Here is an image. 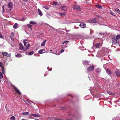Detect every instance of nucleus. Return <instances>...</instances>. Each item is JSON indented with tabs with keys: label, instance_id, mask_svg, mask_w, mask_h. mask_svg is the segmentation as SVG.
Segmentation results:
<instances>
[{
	"label": "nucleus",
	"instance_id": "10",
	"mask_svg": "<svg viewBox=\"0 0 120 120\" xmlns=\"http://www.w3.org/2000/svg\"><path fill=\"white\" fill-rule=\"evenodd\" d=\"M30 44H28L27 45L26 47L23 50L24 51H26L27 50L29 49L30 47Z\"/></svg>",
	"mask_w": 120,
	"mask_h": 120
},
{
	"label": "nucleus",
	"instance_id": "23",
	"mask_svg": "<svg viewBox=\"0 0 120 120\" xmlns=\"http://www.w3.org/2000/svg\"><path fill=\"white\" fill-rule=\"evenodd\" d=\"M116 39L118 40L120 39V34L117 35L116 37Z\"/></svg>",
	"mask_w": 120,
	"mask_h": 120
},
{
	"label": "nucleus",
	"instance_id": "14",
	"mask_svg": "<svg viewBox=\"0 0 120 120\" xmlns=\"http://www.w3.org/2000/svg\"><path fill=\"white\" fill-rule=\"evenodd\" d=\"M19 45L20 46V47L19 48V49L20 50H22L24 49H23V46L22 45V44L21 43H20L19 44Z\"/></svg>",
	"mask_w": 120,
	"mask_h": 120
},
{
	"label": "nucleus",
	"instance_id": "6",
	"mask_svg": "<svg viewBox=\"0 0 120 120\" xmlns=\"http://www.w3.org/2000/svg\"><path fill=\"white\" fill-rule=\"evenodd\" d=\"M79 26L82 28H85L86 26V24L85 23H82L80 24Z\"/></svg>",
	"mask_w": 120,
	"mask_h": 120
},
{
	"label": "nucleus",
	"instance_id": "12",
	"mask_svg": "<svg viewBox=\"0 0 120 120\" xmlns=\"http://www.w3.org/2000/svg\"><path fill=\"white\" fill-rule=\"evenodd\" d=\"M107 92L108 94L110 95H113L115 94V93L113 92H111L110 91H107Z\"/></svg>",
	"mask_w": 120,
	"mask_h": 120
},
{
	"label": "nucleus",
	"instance_id": "9",
	"mask_svg": "<svg viewBox=\"0 0 120 120\" xmlns=\"http://www.w3.org/2000/svg\"><path fill=\"white\" fill-rule=\"evenodd\" d=\"M61 9L64 11H66L67 10V7L64 6H61Z\"/></svg>",
	"mask_w": 120,
	"mask_h": 120
},
{
	"label": "nucleus",
	"instance_id": "5",
	"mask_svg": "<svg viewBox=\"0 0 120 120\" xmlns=\"http://www.w3.org/2000/svg\"><path fill=\"white\" fill-rule=\"evenodd\" d=\"M13 88L15 90V91L19 95L21 94V93L20 91L14 86H13Z\"/></svg>",
	"mask_w": 120,
	"mask_h": 120
},
{
	"label": "nucleus",
	"instance_id": "7",
	"mask_svg": "<svg viewBox=\"0 0 120 120\" xmlns=\"http://www.w3.org/2000/svg\"><path fill=\"white\" fill-rule=\"evenodd\" d=\"M101 46L102 45L101 44L98 43L96 44L94 46L96 48H98L99 47H101Z\"/></svg>",
	"mask_w": 120,
	"mask_h": 120
},
{
	"label": "nucleus",
	"instance_id": "28",
	"mask_svg": "<svg viewBox=\"0 0 120 120\" xmlns=\"http://www.w3.org/2000/svg\"><path fill=\"white\" fill-rule=\"evenodd\" d=\"M31 115L35 117H39V116L38 115L36 114H31Z\"/></svg>",
	"mask_w": 120,
	"mask_h": 120
},
{
	"label": "nucleus",
	"instance_id": "35",
	"mask_svg": "<svg viewBox=\"0 0 120 120\" xmlns=\"http://www.w3.org/2000/svg\"><path fill=\"white\" fill-rule=\"evenodd\" d=\"M11 120H15L16 119L15 117L14 116H11L10 118Z\"/></svg>",
	"mask_w": 120,
	"mask_h": 120
},
{
	"label": "nucleus",
	"instance_id": "3",
	"mask_svg": "<svg viewBox=\"0 0 120 120\" xmlns=\"http://www.w3.org/2000/svg\"><path fill=\"white\" fill-rule=\"evenodd\" d=\"M13 5V3L11 2H9L8 3V6L10 8V11H11L12 10L11 8H12Z\"/></svg>",
	"mask_w": 120,
	"mask_h": 120
},
{
	"label": "nucleus",
	"instance_id": "36",
	"mask_svg": "<svg viewBox=\"0 0 120 120\" xmlns=\"http://www.w3.org/2000/svg\"><path fill=\"white\" fill-rule=\"evenodd\" d=\"M58 3L57 2H53V3L52 5H57L58 4Z\"/></svg>",
	"mask_w": 120,
	"mask_h": 120
},
{
	"label": "nucleus",
	"instance_id": "24",
	"mask_svg": "<svg viewBox=\"0 0 120 120\" xmlns=\"http://www.w3.org/2000/svg\"><path fill=\"white\" fill-rule=\"evenodd\" d=\"M2 53L3 55L4 56H7L8 55V53L6 52H2Z\"/></svg>",
	"mask_w": 120,
	"mask_h": 120
},
{
	"label": "nucleus",
	"instance_id": "51",
	"mask_svg": "<svg viewBox=\"0 0 120 120\" xmlns=\"http://www.w3.org/2000/svg\"><path fill=\"white\" fill-rule=\"evenodd\" d=\"M38 56H40V55H38Z\"/></svg>",
	"mask_w": 120,
	"mask_h": 120
},
{
	"label": "nucleus",
	"instance_id": "4",
	"mask_svg": "<svg viewBox=\"0 0 120 120\" xmlns=\"http://www.w3.org/2000/svg\"><path fill=\"white\" fill-rule=\"evenodd\" d=\"M73 9H75L79 10H80L81 9L80 6L79 5H75L73 7Z\"/></svg>",
	"mask_w": 120,
	"mask_h": 120
},
{
	"label": "nucleus",
	"instance_id": "39",
	"mask_svg": "<svg viewBox=\"0 0 120 120\" xmlns=\"http://www.w3.org/2000/svg\"><path fill=\"white\" fill-rule=\"evenodd\" d=\"M2 9L3 12H5V11L4 9V5L2 6Z\"/></svg>",
	"mask_w": 120,
	"mask_h": 120
},
{
	"label": "nucleus",
	"instance_id": "32",
	"mask_svg": "<svg viewBox=\"0 0 120 120\" xmlns=\"http://www.w3.org/2000/svg\"><path fill=\"white\" fill-rule=\"evenodd\" d=\"M43 7L47 10H48L49 9V7L45 6H43Z\"/></svg>",
	"mask_w": 120,
	"mask_h": 120
},
{
	"label": "nucleus",
	"instance_id": "31",
	"mask_svg": "<svg viewBox=\"0 0 120 120\" xmlns=\"http://www.w3.org/2000/svg\"><path fill=\"white\" fill-rule=\"evenodd\" d=\"M2 72L3 73V74H4L5 73V71L4 70V68H3V67H2Z\"/></svg>",
	"mask_w": 120,
	"mask_h": 120
},
{
	"label": "nucleus",
	"instance_id": "30",
	"mask_svg": "<svg viewBox=\"0 0 120 120\" xmlns=\"http://www.w3.org/2000/svg\"><path fill=\"white\" fill-rule=\"evenodd\" d=\"M27 26L30 28V30L32 29V26L30 24H28L27 25Z\"/></svg>",
	"mask_w": 120,
	"mask_h": 120
},
{
	"label": "nucleus",
	"instance_id": "34",
	"mask_svg": "<svg viewBox=\"0 0 120 120\" xmlns=\"http://www.w3.org/2000/svg\"><path fill=\"white\" fill-rule=\"evenodd\" d=\"M112 15H113L115 16H116V14L114 13L113 12H112V11H110L109 12Z\"/></svg>",
	"mask_w": 120,
	"mask_h": 120
},
{
	"label": "nucleus",
	"instance_id": "47",
	"mask_svg": "<svg viewBox=\"0 0 120 120\" xmlns=\"http://www.w3.org/2000/svg\"><path fill=\"white\" fill-rule=\"evenodd\" d=\"M24 1H27V0H23Z\"/></svg>",
	"mask_w": 120,
	"mask_h": 120
},
{
	"label": "nucleus",
	"instance_id": "33",
	"mask_svg": "<svg viewBox=\"0 0 120 120\" xmlns=\"http://www.w3.org/2000/svg\"><path fill=\"white\" fill-rule=\"evenodd\" d=\"M88 64V62L86 61H85L83 62V64L84 65H87Z\"/></svg>",
	"mask_w": 120,
	"mask_h": 120
},
{
	"label": "nucleus",
	"instance_id": "18",
	"mask_svg": "<svg viewBox=\"0 0 120 120\" xmlns=\"http://www.w3.org/2000/svg\"><path fill=\"white\" fill-rule=\"evenodd\" d=\"M15 56L17 57H20L22 56V55L19 53H17L16 54H15Z\"/></svg>",
	"mask_w": 120,
	"mask_h": 120
},
{
	"label": "nucleus",
	"instance_id": "16",
	"mask_svg": "<svg viewBox=\"0 0 120 120\" xmlns=\"http://www.w3.org/2000/svg\"><path fill=\"white\" fill-rule=\"evenodd\" d=\"M95 70L96 71V72L97 73H100L101 71V69L100 68H97L96 69H95Z\"/></svg>",
	"mask_w": 120,
	"mask_h": 120
},
{
	"label": "nucleus",
	"instance_id": "20",
	"mask_svg": "<svg viewBox=\"0 0 120 120\" xmlns=\"http://www.w3.org/2000/svg\"><path fill=\"white\" fill-rule=\"evenodd\" d=\"M106 72L108 75H110L111 74V71L108 69L106 70Z\"/></svg>",
	"mask_w": 120,
	"mask_h": 120
},
{
	"label": "nucleus",
	"instance_id": "50",
	"mask_svg": "<svg viewBox=\"0 0 120 120\" xmlns=\"http://www.w3.org/2000/svg\"><path fill=\"white\" fill-rule=\"evenodd\" d=\"M44 76H45V75H44Z\"/></svg>",
	"mask_w": 120,
	"mask_h": 120
},
{
	"label": "nucleus",
	"instance_id": "8",
	"mask_svg": "<svg viewBox=\"0 0 120 120\" xmlns=\"http://www.w3.org/2000/svg\"><path fill=\"white\" fill-rule=\"evenodd\" d=\"M97 20L95 18H94L90 20V22H92L94 23H97Z\"/></svg>",
	"mask_w": 120,
	"mask_h": 120
},
{
	"label": "nucleus",
	"instance_id": "17",
	"mask_svg": "<svg viewBox=\"0 0 120 120\" xmlns=\"http://www.w3.org/2000/svg\"><path fill=\"white\" fill-rule=\"evenodd\" d=\"M46 41V39H45L44 40L42 43L41 44V46H43L45 45V43Z\"/></svg>",
	"mask_w": 120,
	"mask_h": 120
},
{
	"label": "nucleus",
	"instance_id": "2",
	"mask_svg": "<svg viewBox=\"0 0 120 120\" xmlns=\"http://www.w3.org/2000/svg\"><path fill=\"white\" fill-rule=\"evenodd\" d=\"M94 69V67L93 65H91L89 67L87 68L88 71L90 72L93 71Z\"/></svg>",
	"mask_w": 120,
	"mask_h": 120
},
{
	"label": "nucleus",
	"instance_id": "25",
	"mask_svg": "<svg viewBox=\"0 0 120 120\" xmlns=\"http://www.w3.org/2000/svg\"><path fill=\"white\" fill-rule=\"evenodd\" d=\"M29 114V113L28 112H23L22 113V114L23 115H27Z\"/></svg>",
	"mask_w": 120,
	"mask_h": 120
},
{
	"label": "nucleus",
	"instance_id": "49",
	"mask_svg": "<svg viewBox=\"0 0 120 120\" xmlns=\"http://www.w3.org/2000/svg\"><path fill=\"white\" fill-rule=\"evenodd\" d=\"M119 13L120 15V11H119Z\"/></svg>",
	"mask_w": 120,
	"mask_h": 120
},
{
	"label": "nucleus",
	"instance_id": "22",
	"mask_svg": "<svg viewBox=\"0 0 120 120\" xmlns=\"http://www.w3.org/2000/svg\"><path fill=\"white\" fill-rule=\"evenodd\" d=\"M18 26V25L17 24L15 23L13 25V27L14 29H16L17 28Z\"/></svg>",
	"mask_w": 120,
	"mask_h": 120
},
{
	"label": "nucleus",
	"instance_id": "11",
	"mask_svg": "<svg viewBox=\"0 0 120 120\" xmlns=\"http://www.w3.org/2000/svg\"><path fill=\"white\" fill-rule=\"evenodd\" d=\"M117 77L120 76V71H117L115 72Z\"/></svg>",
	"mask_w": 120,
	"mask_h": 120
},
{
	"label": "nucleus",
	"instance_id": "1",
	"mask_svg": "<svg viewBox=\"0 0 120 120\" xmlns=\"http://www.w3.org/2000/svg\"><path fill=\"white\" fill-rule=\"evenodd\" d=\"M112 43L114 45L119 44V41L117 39H116L115 38L112 41Z\"/></svg>",
	"mask_w": 120,
	"mask_h": 120
},
{
	"label": "nucleus",
	"instance_id": "37",
	"mask_svg": "<svg viewBox=\"0 0 120 120\" xmlns=\"http://www.w3.org/2000/svg\"><path fill=\"white\" fill-rule=\"evenodd\" d=\"M3 78V75L1 72H0V79H1Z\"/></svg>",
	"mask_w": 120,
	"mask_h": 120
},
{
	"label": "nucleus",
	"instance_id": "27",
	"mask_svg": "<svg viewBox=\"0 0 120 120\" xmlns=\"http://www.w3.org/2000/svg\"><path fill=\"white\" fill-rule=\"evenodd\" d=\"M96 7L98 8L102 9V8L101 6L100 5H96Z\"/></svg>",
	"mask_w": 120,
	"mask_h": 120
},
{
	"label": "nucleus",
	"instance_id": "42",
	"mask_svg": "<svg viewBox=\"0 0 120 120\" xmlns=\"http://www.w3.org/2000/svg\"><path fill=\"white\" fill-rule=\"evenodd\" d=\"M11 35H12V36H14V35L15 34H14V33H13V32H12V33H11Z\"/></svg>",
	"mask_w": 120,
	"mask_h": 120
},
{
	"label": "nucleus",
	"instance_id": "15",
	"mask_svg": "<svg viewBox=\"0 0 120 120\" xmlns=\"http://www.w3.org/2000/svg\"><path fill=\"white\" fill-rule=\"evenodd\" d=\"M29 23L32 25H35L37 24V22L35 21H30V22Z\"/></svg>",
	"mask_w": 120,
	"mask_h": 120
},
{
	"label": "nucleus",
	"instance_id": "48",
	"mask_svg": "<svg viewBox=\"0 0 120 120\" xmlns=\"http://www.w3.org/2000/svg\"><path fill=\"white\" fill-rule=\"evenodd\" d=\"M21 120H26L25 119H22Z\"/></svg>",
	"mask_w": 120,
	"mask_h": 120
},
{
	"label": "nucleus",
	"instance_id": "29",
	"mask_svg": "<svg viewBox=\"0 0 120 120\" xmlns=\"http://www.w3.org/2000/svg\"><path fill=\"white\" fill-rule=\"evenodd\" d=\"M34 53V52H33V51H31L30 52H29L28 53V54L29 55H31L33 54Z\"/></svg>",
	"mask_w": 120,
	"mask_h": 120
},
{
	"label": "nucleus",
	"instance_id": "45",
	"mask_svg": "<svg viewBox=\"0 0 120 120\" xmlns=\"http://www.w3.org/2000/svg\"><path fill=\"white\" fill-rule=\"evenodd\" d=\"M11 55V54H9L7 56L8 57H10Z\"/></svg>",
	"mask_w": 120,
	"mask_h": 120
},
{
	"label": "nucleus",
	"instance_id": "19",
	"mask_svg": "<svg viewBox=\"0 0 120 120\" xmlns=\"http://www.w3.org/2000/svg\"><path fill=\"white\" fill-rule=\"evenodd\" d=\"M38 13L39 14L40 16H42L43 15V13L40 10L38 9Z\"/></svg>",
	"mask_w": 120,
	"mask_h": 120
},
{
	"label": "nucleus",
	"instance_id": "40",
	"mask_svg": "<svg viewBox=\"0 0 120 120\" xmlns=\"http://www.w3.org/2000/svg\"><path fill=\"white\" fill-rule=\"evenodd\" d=\"M115 10L116 11H119V9L117 8H115Z\"/></svg>",
	"mask_w": 120,
	"mask_h": 120
},
{
	"label": "nucleus",
	"instance_id": "46",
	"mask_svg": "<svg viewBox=\"0 0 120 120\" xmlns=\"http://www.w3.org/2000/svg\"><path fill=\"white\" fill-rule=\"evenodd\" d=\"M2 63L1 62H0V67H2Z\"/></svg>",
	"mask_w": 120,
	"mask_h": 120
},
{
	"label": "nucleus",
	"instance_id": "21",
	"mask_svg": "<svg viewBox=\"0 0 120 120\" xmlns=\"http://www.w3.org/2000/svg\"><path fill=\"white\" fill-rule=\"evenodd\" d=\"M44 50V49H41L39 50L38 52V53L40 54H41L42 53H43H43L42 52Z\"/></svg>",
	"mask_w": 120,
	"mask_h": 120
},
{
	"label": "nucleus",
	"instance_id": "26",
	"mask_svg": "<svg viewBox=\"0 0 120 120\" xmlns=\"http://www.w3.org/2000/svg\"><path fill=\"white\" fill-rule=\"evenodd\" d=\"M27 41L26 40H24L23 41V43L24 45L25 46L27 43Z\"/></svg>",
	"mask_w": 120,
	"mask_h": 120
},
{
	"label": "nucleus",
	"instance_id": "44",
	"mask_svg": "<svg viewBox=\"0 0 120 120\" xmlns=\"http://www.w3.org/2000/svg\"><path fill=\"white\" fill-rule=\"evenodd\" d=\"M10 37L11 40H12L13 41L14 40L13 38L11 36H10Z\"/></svg>",
	"mask_w": 120,
	"mask_h": 120
},
{
	"label": "nucleus",
	"instance_id": "41",
	"mask_svg": "<svg viewBox=\"0 0 120 120\" xmlns=\"http://www.w3.org/2000/svg\"><path fill=\"white\" fill-rule=\"evenodd\" d=\"M3 36L2 34L0 33V38H3Z\"/></svg>",
	"mask_w": 120,
	"mask_h": 120
},
{
	"label": "nucleus",
	"instance_id": "43",
	"mask_svg": "<svg viewBox=\"0 0 120 120\" xmlns=\"http://www.w3.org/2000/svg\"><path fill=\"white\" fill-rule=\"evenodd\" d=\"M64 49H62L61 50V53L63 52H64Z\"/></svg>",
	"mask_w": 120,
	"mask_h": 120
},
{
	"label": "nucleus",
	"instance_id": "38",
	"mask_svg": "<svg viewBox=\"0 0 120 120\" xmlns=\"http://www.w3.org/2000/svg\"><path fill=\"white\" fill-rule=\"evenodd\" d=\"M69 42V41H64V42H63L62 43V44H64V43H68V42Z\"/></svg>",
	"mask_w": 120,
	"mask_h": 120
},
{
	"label": "nucleus",
	"instance_id": "13",
	"mask_svg": "<svg viewBox=\"0 0 120 120\" xmlns=\"http://www.w3.org/2000/svg\"><path fill=\"white\" fill-rule=\"evenodd\" d=\"M59 15L60 16H64L66 15V13L63 12V13H59Z\"/></svg>",
	"mask_w": 120,
	"mask_h": 120
}]
</instances>
